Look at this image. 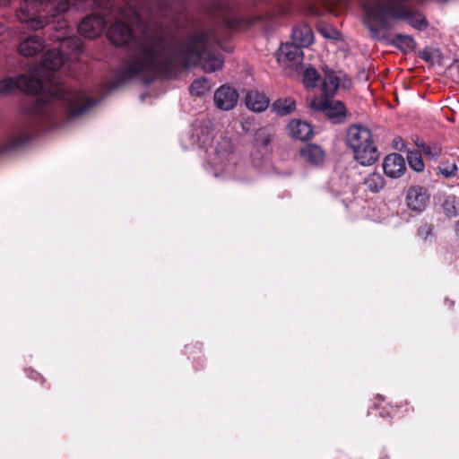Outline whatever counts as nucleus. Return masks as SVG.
<instances>
[{
  "instance_id": "nucleus-1",
  "label": "nucleus",
  "mask_w": 459,
  "mask_h": 459,
  "mask_svg": "<svg viewBox=\"0 0 459 459\" xmlns=\"http://www.w3.org/2000/svg\"><path fill=\"white\" fill-rule=\"evenodd\" d=\"M117 7V20L110 25L107 36L111 43L129 51L126 61L116 73L117 86L138 75L166 74L178 65H200L206 73L222 67L223 57L215 52L219 44L215 28L203 26L177 42L160 22L169 14L164 0H129Z\"/></svg>"
},
{
  "instance_id": "nucleus-2",
  "label": "nucleus",
  "mask_w": 459,
  "mask_h": 459,
  "mask_svg": "<svg viewBox=\"0 0 459 459\" xmlns=\"http://www.w3.org/2000/svg\"><path fill=\"white\" fill-rule=\"evenodd\" d=\"M97 102L86 92L68 89L64 84L51 83L24 105L27 119L16 126L0 144V155L22 148L27 144L41 128L55 126L52 123L59 113L74 117L87 112Z\"/></svg>"
},
{
  "instance_id": "nucleus-3",
  "label": "nucleus",
  "mask_w": 459,
  "mask_h": 459,
  "mask_svg": "<svg viewBox=\"0 0 459 459\" xmlns=\"http://www.w3.org/2000/svg\"><path fill=\"white\" fill-rule=\"evenodd\" d=\"M420 0H364V23L372 39L385 40L393 21H406L413 28L423 30L428 27L425 16L414 10Z\"/></svg>"
},
{
  "instance_id": "nucleus-4",
  "label": "nucleus",
  "mask_w": 459,
  "mask_h": 459,
  "mask_svg": "<svg viewBox=\"0 0 459 459\" xmlns=\"http://www.w3.org/2000/svg\"><path fill=\"white\" fill-rule=\"evenodd\" d=\"M69 0H22L16 10V18L29 30L43 29L49 18L57 17L69 10Z\"/></svg>"
},
{
  "instance_id": "nucleus-5",
  "label": "nucleus",
  "mask_w": 459,
  "mask_h": 459,
  "mask_svg": "<svg viewBox=\"0 0 459 459\" xmlns=\"http://www.w3.org/2000/svg\"><path fill=\"white\" fill-rule=\"evenodd\" d=\"M345 143L352 151L353 158L362 166H370L379 158L373 134L365 126H350L346 131Z\"/></svg>"
},
{
  "instance_id": "nucleus-6",
  "label": "nucleus",
  "mask_w": 459,
  "mask_h": 459,
  "mask_svg": "<svg viewBox=\"0 0 459 459\" xmlns=\"http://www.w3.org/2000/svg\"><path fill=\"white\" fill-rule=\"evenodd\" d=\"M349 5L348 0H283L267 19L273 16H284L293 9L306 8L307 12L316 16L329 13L334 15L340 14Z\"/></svg>"
},
{
  "instance_id": "nucleus-7",
  "label": "nucleus",
  "mask_w": 459,
  "mask_h": 459,
  "mask_svg": "<svg viewBox=\"0 0 459 459\" xmlns=\"http://www.w3.org/2000/svg\"><path fill=\"white\" fill-rule=\"evenodd\" d=\"M45 87L46 85L42 79L27 74L0 80V94L3 96L16 91L28 94H36L40 92Z\"/></svg>"
},
{
  "instance_id": "nucleus-8",
  "label": "nucleus",
  "mask_w": 459,
  "mask_h": 459,
  "mask_svg": "<svg viewBox=\"0 0 459 459\" xmlns=\"http://www.w3.org/2000/svg\"><path fill=\"white\" fill-rule=\"evenodd\" d=\"M82 42L78 37H65L61 41V50L50 49L43 56L42 66L48 71H57L65 65V50L71 49L75 54L82 49Z\"/></svg>"
},
{
  "instance_id": "nucleus-9",
  "label": "nucleus",
  "mask_w": 459,
  "mask_h": 459,
  "mask_svg": "<svg viewBox=\"0 0 459 459\" xmlns=\"http://www.w3.org/2000/svg\"><path fill=\"white\" fill-rule=\"evenodd\" d=\"M309 107L316 111L323 112L335 124L343 123L347 117L346 107L341 100L315 98L311 100Z\"/></svg>"
},
{
  "instance_id": "nucleus-10",
  "label": "nucleus",
  "mask_w": 459,
  "mask_h": 459,
  "mask_svg": "<svg viewBox=\"0 0 459 459\" xmlns=\"http://www.w3.org/2000/svg\"><path fill=\"white\" fill-rule=\"evenodd\" d=\"M18 40L17 50L20 55L25 57L34 56L45 48L44 39L36 34L22 32Z\"/></svg>"
},
{
  "instance_id": "nucleus-11",
  "label": "nucleus",
  "mask_w": 459,
  "mask_h": 459,
  "mask_svg": "<svg viewBox=\"0 0 459 459\" xmlns=\"http://www.w3.org/2000/svg\"><path fill=\"white\" fill-rule=\"evenodd\" d=\"M405 201L410 210L420 212L429 204V194L424 186H412L407 190Z\"/></svg>"
},
{
  "instance_id": "nucleus-12",
  "label": "nucleus",
  "mask_w": 459,
  "mask_h": 459,
  "mask_svg": "<svg viewBox=\"0 0 459 459\" xmlns=\"http://www.w3.org/2000/svg\"><path fill=\"white\" fill-rule=\"evenodd\" d=\"M106 27V21L100 15H89L85 17L78 26L81 35L88 39H94L99 36Z\"/></svg>"
},
{
  "instance_id": "nucleus-13",
  "label": "nucleus",
  "mask_w": 459,
  "mask_h": 459,
  "mask_svg": "<svg viewBox=\"0 0 459 459\" xmlns=\"http://www.w3.org/2000/svg\"><path fill=\"white\" fill-rule=\"evenodd\" d=\"M238 93L230 86L222 85L214 92V103L222 110H230L238 103Z\"/></svg>"
},
{
  "instance_id": "nucleus-14",
  "label": "nucleus",
  "mask_w": 459,
  "mask_h": 459,
  "mask_svg": "<svg viewBox=\"0 0 459 459\" xmlns=\"http://www.w3.org/2000/svg\"><path fill=\"white\" fill-rule=\"evenodd\" d=\"M383 169L387 177L398 178L402 177L406 170L405 160L399 153L388 154L383 160Z\"/></svg>"
},
{
  "instance_id": "nucleus-15",
  "label": "nucleus",
  "mask_w": 459,
  "mask_h": 459,
  "mask_svg": "<svg viewBox=\"0 0 459 459\" xmlns=\"http://www.w3.org/2000/svg\"><path fill=\"white\" fill-rule=\"evenodd\" d=\"M232 142L228 137H221L215 147V156L212 160V164L215 167H221L223 169L227 165L228 156L232 152Z\"/></svg>"
},
{
  "instance_id": "nucleus-16",
  "label": "nucleus",
  "mask_w": 459,
  "mask_h": 459,
  "mask_svg": "<svg viewBox=\"0 0 459 459\" xmlns=\"http://www.w3.org/2000/svg\"><path fill=\"white\" fill-rule=\"evenodd\" d=\"M314 40V34L312 29L307 24L302 23L293 28L291 33V42L299 46L307 48L312 44Z\"/></svg>"
},
{
  "instance_id": "nucleus-17",
  "label": "nucleus",
  "mask_w": 459,
  "mask_h": 459,
  "mask_svg": "<svg viewBox=\"0 0 459 459\" xmlns=\"http://www.w3.org/2000/svg\"><path fill=\"white\" fill-rule=\"evenodd\" d=\"M322 91L325 98L334 96L340 85V76L330 69H323Z\"/></svg>"
},
{
  "instance_id": "nucleus-18",
  "label": "nucleus",
  "mask_w": 459,
  "mask_h": 459,
  "mask_svg": "<svg viewBox=\"0 0 459 459\" xmlns=\"http://www.w3.org/2000/svg\"><path fill=\"white\" fill-rule=\"evenodd\" d=\"M292 42L282 44L279 49L278 59L279 61H290L295 64L302 60V48Z\"/></svg>"
},
{
  "instance_id": "nucleus-19",
  "label": "nucleus",
  "mask_w": 459,
  "mask_h": 459,
  "mask_svg": "<svg viewBox=\"0 0 459 459\" xmlns=\"http://www.w3.org/2000/svg\"><path fill=\"white\" fill-rule=\"evenodd\" d=\"M245 101L247 107L254 112H263L270 104L269 98L265 94L256 91L247 92Z\"/></svg>"
},
{
  "instance_id": "nucleus-20",
  "label": "nucleus",
  "mask_w": 459,
  "mask_h": 459,
  "mask_svg": "<svg viewBox=\"0 0 459 459\" xmlns=\"http://www.w3.org/2000/svg\"><path fill=\"white\" fill-rule=\"evenodd\" d=\"M288 129L293 138L300 141L308 140L313 134L310 124L301 120H292L289 124Z\"/></svg>"
},
{
  "instance_id": "nucleus-21",
  "label": "nucleus",
  "mask_w": 459,
  "mask_h": 459,
  "mask_svg": "<svg viewBox=\"0 0 459 459\" xmlns=\"http://www.w3.org/2000/svg\"><path fill=\"white\" fill-rule=\"evenodd\" d=\"M300 156L307 163L317 166L325 160V152L316 144H308L300 150Z\"/></svg>"
},
{
  "instance_id": "nucleus-22",
  "label": "nucleus",
  "mask_w": 459,
  "mask_h": 459,
  "mask_svg": "<svg viewBox=\"0 0 459 459\" xmlns=\"http://www.w3.org/2000/svg\"><path fill=\"white\" fill-rule=\"evenodd\" d=\"M272 111L276 115L284 117L291 114L296 108V102L292 99H279L272 104Z\"/></svg>"
},
{
  "instance_id": "nucleus-23",
  "label": "nucleus",
  "mask_w": 459,
  "mask_h": 459,
  "mask_svg": "<svg viewBox=\"0 0 459 459\" xmlns=\"http://www.w3.org/2000/svg\"><path fill=\"white\" fill-rule=\"evenodd\" d=\"M364 184L369 191L377 193L384 188L385 180L381 174L374 172L364 179Z\"/></svg>"
},
{
  "instance_id": "nucleus-24",
  "label": "nucleus",
  "mask_w": 459,
  "mask_h": 459,
  "mask_svg": "<svg viewBox=\"0 0 459 459\" xmlns=\"http://www.w3.org/2000/svg\"><path fill=\"white\" fill-rule=\"evenodd\" d=\"M210 82L206 78H199L195 80L189 87V91L192 95L201 97L205 95L210 91Z\"/></svg>"
},
{
  "instance_id": "nucleus-25",
  "label": "nucleus",
  "mask_w": 459,
  "mask_h": 459,
  "mask_svg": "<svg viewBox=\"0 0 459 459\" xmlns=\"http://www.w3.org/2000/svg\"><path fill=\"white\" fill-rule=\"evenodd\" d=\"M420 56L430 65H440L442 55L438 48L427 47L420 52Z\"/></svg>"
},
{
  "instance_id": "nucleus-26",
  "label": "nucleus",
  "mask_w": 459,
  "mask_h": 459,
  "mask_svg": "<svg viewBox=\"0 0 459 459\" xmlns=\"http://www.w3.org/2000/svg\"><path fill=\"white\" fill-rule=\"evenodd\" d=\"M394 45L403 51H410L415 48V41L412 37L403 34H397L394 40Z\"/></svg>"
},
{
  "instance_id": "nucleus-27",
  "label": "nucleus",
  "mask_w": 459,
  "mask_h": 459,
  "mask_svg": "<svg viewBox=\"0 0 459 459\" xmlns=\"http://www.w3.org/2000/svg\"><path fill=\"white\" fill-rule=\"evenodd\" d=\"M195 134L197 137L198 144L203 148H206L213 138L212 130L209 128L207 126L196 129Z\"/></svg>"
},
{
  "instance_id": "nucleus-28",
  "label": "nucleus",
  "mask_w": 459,
  "mask_h": 459,
  "mask_svg": "<svg viewBox=\"0 0 459 459\" xmlns=\"http://www.w3.org/2000/svg\"><path fill=\"white\" fill-rule=\"evenodd\" d=\"M422 152L432 160H437L442 153V148L437 143H425L421 142L418 143Z\"/></svg>"
},
{
  "instance_id": "nucleus-29",
  "label": "nucleus",
  "mask_w": 459,
  "mask_h": 459,
  "mask_svg": "<svg viewBox=\"0 0 459 459\" xmlns=\"http://www.w3.org/2000/svg\"><path fill=\"white\" fill-rule=\"evenodd\" d=\"M407 160L410 167L417 171L421 172L424 169V162L421 155L418 151H410L407 154Z\"/></svg>"
},
{
  "instance_id": "nucleus-30",
  "label": "nucleus",
  "mask_w": 459,
  "mask_h": 459,
  "mask_svg": "<svg viewBox=\"0 0 459 459\" xmlns=\"http://www.w3.org/2000/svg\"><path fill=\"white\" fill-rule=\"evenodd\" d=\"M273 140V134L267 127L259 128L255 134V141L257 145L267 146Z\"/></svg>"
},
{
  "instance_id": "nucleus-31",
  "label": "nucleus",
  "mask_w": 459,
  "mask_h": 459,
  "mask_svg": "<svg viewBox=\"0 0 459 459\" xmlns=\"http://www.w3.org/2000/svg\"><path fill=\"white\" fill-rule=\"evenodd\" d=\"M442 208L446 215L449 218L455 217L458 214V207L454 195H449L445 198Z\"/></svg>"
},
{
  "instance_id": "nucleus-32",
  "label": "nucleus",
  "mask_w": 459,
  "mask_h": 459,
  "mask_svg": "<svg viewBox=\"0 0 459 459\" xmlns=\"http://www.w3.org/2000/svg\"><path fill=\"white\" fill-rule=\"evenodd\" d=\"M320 75L314 67H308L303 74V82L306 87H315Z\"/></svg>"
},
{
  "instance_id": "nucleus-33",
  "label": "nucleus",
  "mask_w": 459,
  "mask_h": 459,
  "mask_svg": "<svg viewBox=\"0 0 459 459\" xmlns=\"http://www.w3.org/2000/svg\"><path fill=\"white\" fill-rule=\"evenodd\" d=\"M437 169L439 170L440 174H442L445 178H451L455 176V173L457 171V166L455 163H446L443 164V166L438 167Z\"/></svg>"
},
{
  "instance_id": "nucleus-34",
  "label": "nucleus",
  "mask_w": 459,
  "mask_h": 459,
  "mask_svg": "<svg viewBox=\"0 0 459 459\" xmlns=\"http://www.w3.org/2000/svg\"><path fill=\"white\" fill-rule=\"evenodd\" d=\"M431 225L424 224L418 229V236L422 239H427L432 234Z\"/></svg>"
},
{
  "instance_id": "nucleus-35",
  "label": "nucleus",
  "mask_w": 459,
  "mask_h": 459,
  "mask_svg": "<svg viewBox=\"0 0 459 459\" xmlns=\"http://www.w3.org/2000/svg\"><path fill=\"white\" fill-rule=\"evenodd\" d=\"M222 22L226 27H233L234 26V22L232 21L227 20L225 18L222 20Z\"/></svg>"
},
{
  "instance_id": "nucleus-36",
  "label": "nucleus",
  "mask_w": 459,
  "mask_h": 459,
  "mask_svg": "<svg viewBox=\"0 0 459 459\" xmlns=\"http://www.w3.org/2000/svg\"><path fill=\"white\" fill-rule=\"evenodd\" d=\"M6 30H7V28H6L4 24L0 23V37L3 35V33H4Z\"/></svg>"
},
{
  "instance_id": "nucleus-37",
  "label": "nucleus",
  "mask_w": 459,
  "mask_h": 459,
  "mask_svg": "<svg viewBox=\"0 0 459 459\" xmlns=\"http://www.w3.org/2000/svg\"><path fill=\"white\" fill-rule=\"evenodd\" d=\"M455 231H456V234L459 235V220L456 221V224H455Z\"/></svg>"
},
{
  "instance_id": "nucleus-38",
  "label": "nucleus",
  "mask_w": 459,
  "mask_h": 459,
  "mask_svg": "<svg viewBox=\"0 0 459 459\" xmlns=\"http://www.w3.org/2000/svg\"><path fill=\"white\" fill-rule=\"evenodd\" d=\"M322 34L325 37V38H330L331 36L328 35L327 33H325L323 30H321Z\"/></svg>"
},
{
  "instance_id": "nucleus-39",
  "label": "nucleus",
  "mask_w": 459,
  "mask_h": 459,
  "mask_svg": "<svg viewBox=\"0 0 459 459\" xmlns=\"http://www.w3.org/2000/svg\"><path fill=\"white\" fill-rule=\"evenodd\" d=\"M61 27H66V22L63 21Z\"/></svg>"
},
{
  "instance_id": "nucleus-40",
  "label": "nucleus",
  "mask_w": 459,
  "mask_h": 459,
  "mask_svg": "<svg viewBox=\"0 0 459 459\" xmlns=\"http://www.w3.org/2000/svg\"><path fill=\"white\" fill-rule=\"evenodd\" d=\"M1 2H3L4 4H6L8 0H0Z\"/></svg>"
}]
</instances>
